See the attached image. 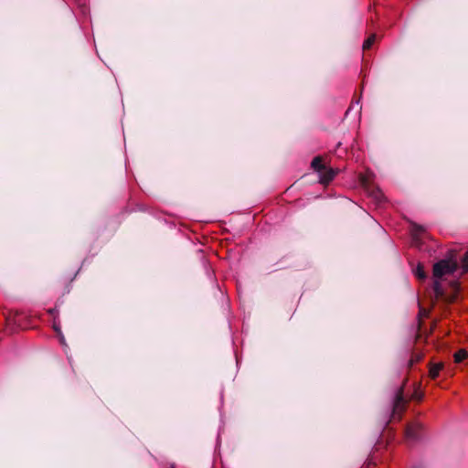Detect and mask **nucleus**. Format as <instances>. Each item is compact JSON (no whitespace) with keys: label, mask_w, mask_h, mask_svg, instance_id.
Listing matches in <instances>:
<instances>
[{"label":"nucleus","mask_w":468,"mask_h":468,"mask_svg":"<svg viewBox=\"0 0 468 468\" xmlns=\"http://www.w3.org/2000/svg\"><path fill=\"white\" fill-rule=\"evenodd\" d=\"M457 263L451 260H441L433 265V276L436 279L445 274L453 273L457 270Z\"/></svg>","instance_id":"2"},{"label":"nucleus","mask_w":468,"mask_h":468,"mask_svg":"<svg viewBox=\"0 0 468 468\" xmlns=\"http://www.w3.org/2000/svg\"><path fill=\"white\" fill-rule=\"evenodd\" d=\"M462 268L463 271H468V250L465 252L463 259L462 261Z\"/></svg>","instance_id":"12"},{"label":"nucleus","mask_w":468,"mask_h":468,"mask_svg":"<svg viewBox=\"0 0 468 468\" xmlns=\"http://www.w3.org/2000/svg\"><path fill=\"white\" fill-rule=\"evenodd\" d=\"M359 178H360V182L363 185V186L367 189H370L371 179H370L369 174L360 175Z\"/></svg>","instance_id":"9"},{"label":"nucleus","mask_w":468,"mask_h":468,"mask_svg":"<svg viewBox=\"0 0 468 468\" xmlns=\"http://www.w3.org/2000/svg\"><path fill=\"white\" fill-rule=\"evenodd\" d=\"M424 233V229L419 225H412L411 235L413 239V243L416 246H420L421 235Z\"/></svg>","instance_id":"5"},{"label":"nucleus","mask_w":468,"mask_h":468,"mask_svg":"<svg viewBox=\"0 0 468 468\" xmlns=\"http://www.w3.org/2000/svg\"><path fill=\"white\" fill-rule=\"evenodd\" d=\"M56 310L55 309H50L49 310V313L53 315L55 314Z\"/></svg>","instance_id":"15"},{"label":"nucleus","mask_w":468,"mask_h":468,"mask_svg":"<svg viewBox=\"0 0 468 468\" xmlns=\"http://www.w3.org/2000/svg\"><path fill=\"white\" fill-rule=\"evenodd\" d=\"M443 368V364L442 363H437V364H433L430 367V370H429V375L431 377V378L432 379H435L441 370Z\"/></svg>","instance_id":"6"},{"label":"nucleus","mask_w":468,"mask_h":468,"mask_svg":"<svg viewBox=\"0 0 468 468\" xmlns=\"http://www.w3.org/2000/svg\"><path fill=\"white\" fill-rule=\"evenodd\" d=\"M433 290H434V292L439 295L441 293V283L439 281L435 280L433 281Z\"/></svg>","instance_id":"13"},{"label":"nucleus","mask_w":468,"mask_h":468,"mask_svg":"<svg viewBox=\"0 0 468 468\" xmlns=\"http://www.w3.org/2000/svg\"><path fill=\"white\" fill-rule=\"evenodd\" d=\"M421 426L418 423L410 424L405 431L406 438L409 441H417L420 437Z\"/></svg>","instance_id":"4"},{"label":"nucleus","mask_w":468,"mask_h":468,"mask_svg":"<svg viewBox=\"0 0 468 468\" xmlns=\"http://www.w3.org/2000/svg\"><path fill=\"white\" fill-rule=\"evenodd\" d=\"M468 356V353L465 349H460L454 353V362L461 363Z\"/></svg>","instance_id":"8"},{"label":"nucleus","mask_w":468,"mask_h":468,"mask_svg":"<svg viewBox=\"0 0 468 468\" xmlns=\"http://www.w3.org/2000/svg\"><path fill=\"white\" fill-rule=\"evenodd\" d=\"M374 192V195H375V197L376 199L378 201V202H381V199L383 197V194L381 193V191L378 188L376 190H373Z\"/></svg>","instance_id":"14"},{"label":"nucleus","mask_w":468,"mask_h":468,"mask_svg":"<svg viewBox=\"0 0 468 468\" xmlns=\"http://www.w3.org/2000/svg\"><path fill=\"white\" fill-rule=\"evenodd\" d=\"M413 273L420 281H425L427 278L423 266L420 263L413 270Z\"/></svg>","instance_id":"7"},{"label":"nucleus","mask_w":468,"mask_h":468,"mask_svg":"<svg viewBox=\"0 0 468 468\" xmlns=\"http://www.w3.org/2000/svg\"><path fill=\"white\" fill-rule=\"evenodd\" d=\"M311 166L319 174V182L323 185L331 183L340 171L339 169L325 166L323 164L321 156L314 157L311 163Z\"/></svg>","instance_id":"1"},{"label":"nucleus","mask_w":468,"mask_h":468,"mask_svg":"<svg viewBox=\"0 0 468 468\" xmlns=\"http://www.w3.org/2000/svg\"><path fill=\"white\" fill-rule=\"evenodd\" d=\"M407 401L403 395V390L399 388L394 398L393 403H392V418L393 419H400L401 414L406 409Z\"/></svg>","instance_id":"3"},{"label":"nucleus","mask_w":468,"mask_h":468,"mask_svg":"<svg viewBox=\"0 0 468 468\" xmlns=\"http://www.w3.org/2000/svg\"><path fill=\"white\" fill-rule=\"evenodd\" d=\"M376 40V35L369 36L363 44V49H369Z\"/></svg>","instance_id":"10"},{"label":"nucleus","mask_w":468,"mask_h":468,"mask_svg":"<svg viewBox=\"0 0 468 468\" xmlns=\"http://www.w3.org/2000/svg\"><path fill=\"white\" fill-rule=\"evenodd\" d=\"M53 328H54V330L58 333V336H59V338H60V343H61V344H64V342H65V338H64V336H63V335H62V333H61V330H60L59 324H58L56 321H54V323H53Z\"/></svg>","instance_id":"11"}]
</instances>
